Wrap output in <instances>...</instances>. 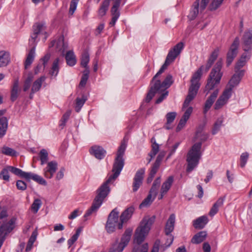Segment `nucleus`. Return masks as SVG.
<instances>
[{
  "instance_id": "19",
  "label": "nucleus",
  "mask_w": 252,
  "mask_h": 252,
  "mask_svg": "<svg viewBox=\"0 0 252 252\" xmlns=\"http://www.w3.org/2000/svg\"><path fill=\"white\" fill-rule=\"evenodd\" d=\"M210 0H201L200 2V11H203L206 8ZM220 4V0H213L209 6L211 10H215L217 9Z\"/></svg>"
},
{
  "instance_id": "20",
  "label": "nucleus",
  "mask_w": 252,
  "mask_h": 252,
  "mask_svg": "<svg viewBox=\"0 0 252 252\" xmlns=\"http://www.w3.org/2000/svg\"><path fill=\"white\" fill-rule=\"evenodd\" d=\"M90 151L92 155L99 159L103 158L106 153L102 147L96 145L92 147Z\"/></svg>"
},
{
  "instance_id": "49",
  "label": "nucleus",
  "mask_w": 252,
  "mask_h": 252,
  "mask_svg": "<svg viewBox=\"0 0 252 252\" xmlns=\"http://www.w3.org/2000/svg\"><path fill=\"white\" fill-rule=\"evenodd\" d=\"M9 171V170L8 168V166L3 169L0 173V178L3 179V180L8 181L9 180V176L8 174Z\"/></svg>"
},
{
  "instance_id": "54",
  "label": "nucleus",
  "mask_w": 252,
  "mask_h": 252,
  "mask_svg": "<svg viewBox=\"0 0 252 252\" xmlns=\"http://www.w3.org/2000/svg\"><path fill=\"white\" fill-rule=\"evenodd\" d=\"M246 61L243 60L241 59L237 62L235 66V71H240V69L243 67L246 64Z\"/></svg>"
},
{
  "instance_id": "45",
  "label": "nucleus",
  "mask_w": 252,
  "mask_h": 252,
  "mask_svg": "<svg viewBox=\"0 0 252 252\" xmlns=\"http://www.w3.org/2000/svg\"><path fill=\"white\" fill-rule=\"evenodd\" d=\"M90 61L89 54L87 52H85L82 54L81 59V65L84 67L88 66V63Z\"/></svg>"
},
{
  "instance_id": "59",
  "label": "nucleus",
  "mask_w": 252,
  "mask_h": 252,
  "mask_svg": "<svg viewBox=\"0 0 252 252\" xmlns=\"http://www.w3.org/2000/svg\"><path fill=\"white\" fill-rule=\"evenodd\" d=\"M51 55L50 54H46L43 58L40 59V61L42 62V65L44 66V67H45L47 63L49 62L50 59Z\"/></svg>"
},
{
  "instance_id": "29",
  "label": "nucleus",
  "mask_w": 252,
  "mask_h": 252,
  "mask_svg": "<svg viewBox=\"0 0 252 252\" xmlns=\"http://www.w3.org/2000/svg\"><path fill=\"white\" fill-rule=\"evenodd\" d=\"M177 113L175 112H169L166 115V123L164 127L166 129H170L172 128L171 124L172 123L176 117Z\"/></svg>"
},
{
  "instance_id": "44",
  "label": "nucleus",
  "mask_w": 252,
  "mask_h": 252,
  "mask_svg": "<svg viewBox=\"0 0 252 252\" xmlns=\"http://www.w3.org/2000/svg\"><path fill=\"white\" fill-rule=\"evenodd\" d=\"M220 205V202L219 199L213 205L212 207L211 208L209 213V215L210 217H213L215 215L217 214L218 212L219 207Z\"/></svg>"
},
{
  "instance_id": "63",
  "label": "nucleus",
  "mask_w": 252,
  "mask_h": 252,
  "mask_svg": "<svg viewBox=\"0 0 252 252\" xmlns=\"http://www.w3.org/2000/svg\"><path fill=\"white\" fill-rule=\"evenodd\" d=\"M160 241L157 240L154 243V246L153 247L152 250L151 252H158L159 251V247L160 246Z\"/></svg>"
},
{
  "instance_id": "18",
  "label": "nucleus",
  "mask_w": 252,
  "mask_h": 252,
  "mask_svg": "<svg viewBox=\"0 0 252 252\" xmlns=\"http://www.w3.org/2000/svg\"><path fill=\"white\" fill-rule=\"evenodd\" d=\"M174 181V177L172 176L168 177L167 180L164 182L160 189V194L158 196V199H162L163 196L167 193L170 189Z\"/></svg>"
},
{
  "instance_id": "3",
  "label": "nucleus",
  "mask_w": 252,
  "mask_h": 252,
  "mask_svg": "<svg viewBox=\"0 0 252 252\" xmlns=\"http://www.w3.org/2000/svg\"><path fill=\"white\" fill-rule=\"evenodd\" d=\"M174 80L171 74H168L161 82L160 78L154 81H151L150 88L148 93L145 101L149 102L156 93H160L169 88L173 83Z\"/></svg>"
},
{
  "instance_id": "23",
  "label": "nucleus",
  "mask_w": 252,
  "mask_h": 252,
  "mask_svg": "<svg viewBox=\"0 0 252 252\" xmlns=\"http://www.w3.org/2000/svg\"><path fill=\"white\" fill-rule=\"evenodd\" d=\"M219 90H216L213 93V94L209 97V98L206 101L203 109V113L204 115L206 114L207 112L211 107L212 104H213L216 98H217Z\"/></svg>"
},
{
  "instance_id": "60",
  "label": "nucleus",
  "mask_w": 252,
  "mask_h": 252,
  "mask_svg": "<svg viewBox=\"0 0 252 252\" xmlns=\"http://www.w3.org/2000/svg\"><path fill=\"white\" fill-rule=\"evenodd\" d=\"M35 174L32 172H26L24 171L22 178L26 179L28 181H30L32 179L33 180V176Z\"/></svg>"
},
{
  "instance_id": "15",
  "label": "nucleus",
  "mask_w": 252,
  "mask_h": 252,
  "mask_svg": "<svg viewBox=\"0 0 252 252\" xmlns=\"http://www.w3.org/2000/svg\"><path fill=\"white\" fill-rule=\"evenodd\" d=\"M134 211V208L130 206L126 209L120 216V223L119 229H121L123 227V224L126 222L132 217Z\"/></svg>"
},
{
  "instance_id": "58",
  "label": "nucleus",
  "mask_w": 252,
  "mask_h": 252,
  "mask_svg": "<svg viewBox=\"0 0 252 252\" xmlns=\"http://www.w3.org/2000/svg\"><path fill=\"white\" fill-rule=\"evenodd\" d=\"M187 121L188 120H187L183 118H182L181 119V120H180L179 123L176 127V131L177 132L180 131L185 126Z\"/></svg>"
},
{
  "instance_id": "33",
  "label": "nucleus",
  "mask_w": 252,
  "mask_h": 252,
  "mask_svg": "<svg viewBox=\"0 0 252 252\" xmlns=\"http://www.w3.org/2000/svg\"><path fill=\"white\" fill-rule=\"evenodd\" d=\"M8 125V120L5 117L0 118V138L3 137L6 133Z\"/></svg>"
},
{
  "instance_id": "31",
  "label": "nucleus",
  "mask_w": 252,
  "mask_h": 252,
  "mask_svg": "<svg viewBox=\"0 0 252 252\" xmlns=\"http://www.w3.org/2000/svg\"><path fill=\"white\" fill-rule=\"evenodd\" d=\"M233 90L226 86L221 94V106L225 104L231 97Z\"/></svg>"
},
{
  "instance_id": "1",
  "label": "nucleus",
  "mask_w": 252,
  "mask_h": 252,
  "mask_svg": "<svg viewBox=\"0 0 252 252\" xmlns=\"http://www.w3.org/2000/svg\"><path fill=\"white\" fill-rule=\"evenodd\" d=\"M127 145V141L124 139L121 142L117 153V157L113 164L112 172L111 175L96 190V196L94 201L101 206L104 198L108 195L110 189L108 186L112 181L115 180L120 175L124 165V156Z\"/></svg>"
},
{
  "instance_id": "12",
  "label": "nucleus",
  "mask_w": 252,
  "mask_h": 252,
  "mask_svg": "<svg viewBox=\"0 0 252 252\" xmlns=\"http://www.w3.org/2000/svg\"><path fill=\"white\" fill-rule=\"evenodd\" d=\"M239 44V40L236 38L231 45L230 50L227 54L226 65L229 66L232 63L238 52V47Z\"/></svg>"
},
{
  "instance_id": "37",
  "label": "nucleus",
  "mask_w": 252,
  "mask_h": 252,
  "mask_svg": "<svg viewBox=\"0 0 252 252\" xmlns=\"http://www.w3.org/2000/svg\"><path fill=\"white\" fill-rule=\"evenodd\" d=\"M219 50H215L211 54L210 57L208 62L206 65V70H208L209 68L211 67L214 62L217 59L218 55H219Z\"/></svg>"
},
{
  "instance_id": "52",
  "label": "nucleus",
  "mask_w": 252,
  "mask_h": 252,
  "mask_svg": "<svg viewBox=\"0 0 252 252\" xmlns=\"http://www.w3.org/2000/svg\"><path fill=\"white\" fill-rule=\"evenodd\" d=\"M165 154L164 153H160L159 154L154 164L153 165V167L158 169L160 162L162 160L163 158L164 157Z\"/></svg>"
},
{
  "instance_id": "34",
  "label": "nucleus",
  "mask_w": 252,
  "mask_h": 252,
  "mask_svg": "<svg viewBox=\"0 0 252 252\" xmlns=\"http://www.w3.org/2000/svg\"><path fill=\"white\" fill-rule=\"evenodd\" d=\"M45 77L41 76L36 79L33 83L32 87V93H36L38 92L41 88L42 83L45 81Z\"/></svg>"
},
{
  "instance_id": "24",
  "label": "nucleus",
  "mask_w": 252,
  "mask_h": 252,
  "mask_svg": "<svg viewBox=\"0 0 252 252\" xmlns=\"http://www.w3.org/2000/svg\"><path fill=\"white\" fill-rule=\"evenodd\" d=\"M175 222V215L172 214L170 215L165 224V233L166 235H169L174 230Z\"/></svg>"
},
{
  "instance_id": "21",
  "label": "nucleus",
  "mask_w": 252,
  "mask_h": 252,
  "mask_svg": "<svg viewBox=\"0 0 252 252\" xmlns=\"http://www.w3.org/2000/svg\"><path fill=\"white\" fill-rule=\"evenodd\" d=\"M21 91L19 81L18 80H16L14 81L11 90L10 99L12 101H15L17 99Z\"/></svg>"
},
{
  "instance_id": "8",
  "label": "nucleus",
  "mask_w": 252,
  "mask_h": 252,
  "mask_svg": "<svg viewBox=\"0 0 252 252\" xmlns=\"http://www.w3.org/2000/svg\"><path fill=\"white\" fill-rule=\"evenodd\" d=\"M160 184V178L158 177L154 181L148 196L140 204V208L148 206L152 203L158 193Z\"/></svg>"
},
{
  "instance_id": "10",
  "label": "nucleus",
  "mask_w": 252,
  "mask_h": 252,
  "mask_svg": "<svg viewBox=\"0 0 252 252\" xmlns=\"http://www.w3.org/2000/svg\"><path fill=\"white\" fill-rule=\"evenodd\" d=\"M184 44L182 42L177 43L169 50L165 61L170 64L180 54L181 51L184 48Z\"/></svg>"
},
{
  "instance_id": "50",
  "label": "nucleus",
  "mask_w": 252,
  "mask_h": 252,
  "mask_svg": "<svg viewBox=\"0 0 252 252\" xmlns=\"http://www.w3.org/2000/svg\"><path fill=\"white\" fill-rule=\"evenodd\" d=\"M8 168L9 170V171L14 174L22 177L24 171L21 169L11 166H8Z\"/></svg>"
},
{
  "instance_id": "36",
  "label": "nucleus",
  "mask_w": 252,
  "mask_h": 252,
  "mask_svg": "<svg viewBox=\"0 0 252 252\" xmlns=\"http://www.w3.org/2000/svg\"><path fill=\"white\" fill-rule=\"evenodd\" d=\"M59 58L56 59L53 62L51 69L49 72L52 76L56 77L58 75L59 71Z\"/></svg>"
},
{
  "instance_id": "41",
  "label": "nucleus",
  "mask_w": 252,
  "mask_h": 252,
  "mask_svg": "<svg viewBox=\"0 0 252 252\" xmlns=\"http://www.w3.org/2000/svg\"><path fill=\"white\" fill-rule=\"evenodd\" d=\"M170 65L168 63L165 61L163 64L160 67L157 73V74L153 77L151 81H154L160 78V75L164 72V70L166 69L167 66Z\"/></svg>"
},
{
  "instance_id": "61",
  "label": "nucleus",
  "mask_w": 252,
  "mask_h": 252,
  "mask_svg": "<svg viewBox=\"0 0 252 252\" xmlns=\"http://www.w3.org/2000/svg\"><path fill=\"white\" fill-rule=\"evenodd\" d=\"M192 112V107H189L185 111L182 118L187 120H188Z\"/></svg>"
},
{
  "instance_id": "62",
  "label": "nucleus",
  "mask_w": 252,
  "mask_h": 252,
  "mask_svg": "<svg viewBox=\"0 0 252 252\" xmlns=\"http://www.w3.org/2000/svg\"><path fill=\"white\" fill-rule=\"evenodd\" d=\"M81 213H80V211L78 209H76L74 210L70 215L68 216V219L70 220H73L75 219L77 216H78Z\"/></svg>"
},
{
  "instance_id": "7",
  "label": "nucleus",
  "mask_w": 252,
  "mask_h": 252,
  "mask_svg": "<svg viewBox=\"0 0 252 252\" xmlns=\"http://www.w3.org/2000/svg\"><path fill=\"white\" fill-rule=\"evenodd\" d=\"M220 80V67L217 63V66L214 68L211 71L207 84L205 87L206 90L208 91L213 89L219 84Z\"/></svg>"
},
{
  "instance_id": "46",
  "label": "nucleus",
  "mask_w": 252,
  "mask_h": 252,
  "mask_svg": "<svg viewBox=\"0 0 252 252\" xmlns=\"http://www.w3.org/2000/svg\"><path fill=\"white\" fill-rule=\"evenodd\" d=\"M100 205L94 201L91 207L87 211L85 214L84 215V218H86L90 216L93 212L96 211L100 207Z\"/></svg>"
},
{
  "instance_id": "6",
  "label": "nucleus",
  "mask_w": 252,
  "mask_h": 252,
  "mask_svg": "<svg viewBox=\"0 0 252 252\" xmlns=\"http://www.w3.org/2000/svg\"><path fill=\"white\" fill-rule=\"evenodd\" d=\"M119 212L117 208L114 209L109 214L105 225V229L108 233L114 232L118 227L119 229Z\"/></svg>"
},
{
  "instance_id": "51",
  "label": "nucleus",
  "mask_w": 252,
  "mask_h": 252,
  "mask_svg": "<svg viewBox=\"0 0 252 252\" xmlns=\"http://www.w3.org/2000/svg\"><path fill=\"white\" fill-rule=\"evenodd\" d=\"M79 0H71L69 9V14L72 15L76 9Z\"/></svg>"
},
{
  "instance_id": "16",
  "label": "nucleus",
  "mask_w": 252,
  "mask_h": 252,
  "mask_svg": "<svg viewBox=\"0 0 252 252\" xmlns=\"http://www.w3.org/2000/svg\"><path fill=\"white\" fill-rule=\"evenodd\" d=\"M58 167V163L55 161H51L47 163V166L44 169V176L49 179L53 177L56 172Z\"/></svg>"
},
{
  "instance_id": "47",
  "label": "nucleus",
  "mask_w": 252,
  "mask_h": 252,
  "mask_svg": "<svg viewBox=\"0 0 252 252\" xmlns=\"http://www.w3.org/2000/svg\"><path fill=\"white\" fill-rule=\"evenodd\" d=\"M86 100V98H85L84 96L82 98L77 97L76 99V106H75V110L76 112H78L80 110L81 107L83 106Z\"/></svg>"
},
{
  "instance_id": "4",
  "label": "nucleus",
  "mask_w": 252,
  "mask_h": 252,
  "mask_svg": "<svg viewBox=\"0 0 252 252\" xmlns=\"http://www.w3.org/2000/svg\"><path fill=\"white\" fill-rule=\"evenodd\" d=\"M203 66H201L192 75L190 80L191 85L189 90L188 94L184 102L183 108L187 107L189 103L197 94L200 84L199 81L202 75Z\"/></svg>"
},
{
  "instance_id": "56",
  "label": "nucleus",
  "mask_w": 252,
  "mask_h": 252,
  "mask_svg": "<svg viewBox=\"0 0 252 252\" xmlns=\"http://www.w3.org/2000/svg\"><path fill=\"white\" fill-rule=\"evenodd\" d=\"M157 171L158 169L152 167L150 173L149 174V177L147 180L148 183H150L152 181L153 178L154 177L155 174L157 172Z\"/></svg>"
},
{
  "instance_id": "48",
  "label": "nucleus",
  "mask_w": 252,
  "mask_h": 252,
  "mask_svg": "<svg viewBox=\"0 0 252 252\" xmlns=\"http://www.w3.org/2000/svg\"><path fill=\"white\" fill-rule=\"evenodd\" d=\"M159 151V146L158 145L155 141L154 143L152 144V150L149 154V157H152V158H154L155 156L157 154V153Z\"/></svg>"
},
{
  "instance_id": "35",
  "label": "nucleus",
  "mask_w": 252,
  "mask_h": 252,
  "mask_svg": "<svg viewBox=\"0 0 252 252\" xmlns=\"http://www.w3.org/2000/svg\"><path fill=\"white\" fill-rule=\"evenodd\" d=\"M110 4V0H104L101 3L98 11V15L100 17L104 16L108 9Z\"/></svg>"
},
{
  "instance_id": "55",
  "label": "nucleus",
  "mask_w": 252,
  "mask_h": 252,
  "mask_svg": "<svg viewBox=\"0 0 252 252\" xmlns=\"http://www.w3.org/2000/svg\"><path fill=\"white\" fill-rule=\"evenodd\" d=\"M160 94H161V95L156 101V104L160 103L167 96L168 94V91H165L164 92H162V93H160Z\"/></svg>"
},
{
  "instance_id": "22",
  "label": "nucleus",
  "mask_w": 252,
  "mask_h": 252,
  "mask_svg": "<svg viewBox=\"0 0 252 252\" xmlns=\"http://www.w3.org/2000/svg\"><path fill=\"white\" fill-rule=\"evenodd\" d=\"M200 0H195L192 4L190 13L188 15V17L190 20H194L197 17L199 12H201L203 11H200Z\"/></svg>"
},
{
  "instance_id": "28",
  "label": "nucleus",
  "mask_w": 252,
  "mask_h": 252,
  "mask_svg": "<svg viewBox=\"0 0 252 252\" xmlns=\"http://www.w3.org/2000/svg\"><path fill=\"white\" fill-rule=\"evenodd\" d=\"M208 219L207 216H203L195 220L193 222V226L195 228L202 229L208 223Z\"/></svg>"
},
{
  "instance_id": "30",
  "label": "nucleus",
  "mask_w": 252,
  "mask_h": 252,
  "mask_svg": "<svg viewBox=\"0 0 252 252\" xmlns=\"http://www.w3.org/2000/svg\"><path fill=\"white\" fill-rule=\"evenodd\" d=\"M66 63L67 65L72 66L76 63V57L72 50L66 52L65 56Z\"/></svg>"
},
{
  "instance_id": "2",
  "label": "nucleus",
  "mask_w": 252,
  "mask_h": 252,
  "mask_svg": "<svg viewBox=\"0 0 252 252\" xmlns=\"http://www.w3.org/2000/svg\"><path fill=\"white\" fill-rule=\"evenodd\" d=\"M155 216H145L141 221L139 225L136 229L134 235V243L138 245L135 246L132 252H148V245L145 243L141 246V244L148 235L152 225L155 221Z\"/></svg>"
},
{
  "instance_id": "53",
  "label": "nucleus",
  "mask_w": 252,
  "mask_h": 252,
  "mask_svg": "<svg viewBox=\"0 0 252 252\" xmlns=\"http://www.w3.org/2000/svg\"><path fill=\"white\" fill-rule=\"evenodd\" d=\"M33 177V181L36 182L37 183H39V184L42 185H46L47 183L46 181L40 176L35 174Z\"/></svg>"
},
{
  "instance_id": "5",
  "label": "nucleus",
  "mask_w": 252,
  "mask_h": 252,
  "mask_svg": "<svg viewBox=\"0 0 252 252\" xmlns=\"http://www.w3.org/2000/svg\"><path fill=\"white\" fill-rule=\"evenodd\" d=\"M201 143L194 144L191 149L189 151L187 156L188 166L187 171L190 172L197 166L201 156Z\"/></svg>"
},
{
  "instance_id": "11",
  "label": "nucleus",
  "mask_w": 252,
  "mask_h": 252,
  "mask_svg": "<svg viewBox=\"0 0 252 252\" xmlns=\"http://www.w3.org/2000/svg\"><path fill=\"white\" fill-rule=\"evenodd\" d=\"M33 33L31 34L30 43L35 45V42L38 34L45 32L46 26L44 23H36L32 27Z\"/></svg>"
},
{
  "instance_id": "39",
  "label": "nucleus",
  "mask_w": 252,
  "mask_h": 252,
  "mask_svg": "<svg viewBox=\"0 0 252 252\" xmlns=\"http://www.w3.org/2000/svg\"><path fill=\"white\" fill-rule=\"evenodd\" d=\"M36 236H37V232L35 231H34L32 233V234L28 241V244H27V247L26 248V252H29L31 250V249L32 247L33 244L36 240Z\"/></svg>"
},
{
  "instance_id": "9",
  "label": "nucleus",
  "mask_w": 252,
  "mask_h": 252,
  "mask_svg": "<svg viewBox=\"0 0 252 252\" xmlns=\"http://www.w3.org/2000/svg\"><path fill=\"white\" fill-rule=\"evenodd\" d=\"M132 233V228H128L126 229L122 235L120 243L118 245L114 244L109 252H122L130 241Z\"/></svg>"
},
{
  "instance_id": "14",
  "label": "nucleus",
  "mask_w": 252,
  "mask_h": 252,
  "mask_svg": "<svg viewBox=\"0 0 252 252\" xmlns=\"http://www.w3.org/2000/svg\"><path fill=\"white\" fill-rule=\"evenodd\" d=\"M244 72L245 70L243 69L240 71H235V74L232 76L226 86L233 90L235 87L239 85L242 78L244 75Z\"/></svg>"
},
{
  "instance_id": "27",
  "label": "nucleus",
  "mask_w": 252,
  "mask_h": 252,
  "mask_svg": "<svg viewBox=\"0 0 252 252\" xmlns=\"http://www.w3.org/2000/svg\"><path fill=\"white\" fill-rule=\"evenodd\" d=\"M10 61L8 52L5 51H0V67L7 66Z\"/></svg>"
},
{
  "instance_id": "43",
  "label": "nucleus",
  "mask_w": 252,
  "mask_h": 252,
  "mask_svg": "<svg viewBox=\"0 0 252 252\" xmlns=\"http://www.w3.org/2000/svg\"><path fill=\"white\" fill-rule=\"evenodd\" d=\"M249 157V154L248 152H244L241 154L240 158V165L243 168L246 165Z\"/></svg>"
},
{
  "instance_id": "57",
  "label": "nucleus",
  "mask_w": 252,
  "mask_h": 252,
  "mask_svg": "<svg viewBox=\"0 0 252 252\" xmlns=\"http://www.w3.org/2000/svg\"><path fill=\"white\" fill-rule=\"evenodd\" d=\"M16 186L18 189L24 190L27 188V184L26 183L21 180H18L16 183Z\"/></svg>"
},
{
  "instance_id": "64",
  "label": "nucleus",
  "mask_w": 252,
  "mask_h": 252,
  "mask_svg": "<svg viewBox=\"0 0 252 252\" xmlns=\"http://www.w3.org/2000/svg\"><path fill=\"white\" fill-rule=\"evenodd\" d=\"M77 235H73L70 239L67 241L68 247H70L73 243L77 240Z\"/></svg>"
},
{
  "instance_id": "17",
  "label": "nucleus",
  "mask_w": 252,
  "mask_h": 252,
  "mask_svg": "<svg viewBox=\"0 0 252 252\" xmlns=\"http://www.w3.org/2000/svg\"><path fill=\"white\" fill-rule=\"evenodd\" d=\"M244 47V50L248 51L252 48V29L245 31L242 38Z\"/></svg>"
},
{
  "instance_id": "32",
  "label": "nucleus",
  "mask_w": 252,
  "mask_h": 252,
  "mask_svg": "<svg viewBox=\"0 0 252 252\" xmlns=\"http://www.w3.org/2000/svg\"><path fill=\"white\" fill-rule=\"evenodd\" d=\"M111 13L112 17L111 22L109 23V25L111 26H114L120 15L119 8L112 7L111 9Z\"/></svg>"
},
{
  "instance_id": "42",
  "label": "nucleus",
  "mask_w": 252,
  "mask_h": 252,
  "mask_svg": "<svg viewBox=\"0 0 252 252\" xmlns=\"http://www.w3.org/2000/svg\"><path fill=\"white\" fill-rule=\"evenodd\" d=\"M42 205L41 201L39 199H34L33 202L31 206V210L34 213H37L39 208Z\"/></svg>"
},
{
  "instance_id": "38",
  "label": "nucleus",
  "mask_w": 252,
  "mask_h": 252,
  "mask_svg": "<svg viewBox=\"0 0 252 252\" xmlns=\"http://www.w3.org/2000/svg\"><path fill=\"white\" fill-rule=\"evenodd\" d=\"M1 153L5 155L11 157H16L18 155L15 150L7 146H3L2 148Z\"/></svg>"
},
{
  "instance_id": "26",
  "label": "nucleus",
  "mask_w": 252,
  "mask_h": 252,
  "mask_svg": "<svg viewBox=\"0 0 252 252\" xmlns=\"http://www.w3.org/2000/svg\"><path fill=\"white\" fill-rule=\"evenodd\" d=\"M207 232L205 231H200L196 233L191 239L192 244H198L204 241L207 237Z\"/></svg>"
},
{
  "instance_id": "13",
  "label": "nucleus",
  "mask_w": 252,
  "mask_h": 252,
  "mask_svg": "<svg viewBox=\"0 0 252 252\" xmlns=\"http://www.w3.org/2000/svg\"><path fill=\"white\" fill-rule=\"evenodd\" d=\"M145 174V169L141 168L138 170L133 178L132 184V190L133 192L136 191L142 185Z\"/></svg>"
},
{
  "instance_id": "25",
  "label": "nucleus",
  "mask_w": 252,
  "mask_h": 252,
  "mask_svg": "<svg viewBox=\"0 0 252 252\" xmlns=\"http://www.w3.org/2000/svg\"><path fill=\"white\" fill-rule=\"evenodd\" d=\"M32 45L33 46V47L29 51V52L27 55L25 62V69H27L30 66V65L33 62L34 57H35V45Z\"/></svg>"
},
{
  "instance_id": "40",
  "label": "nucleus",
  "mask_w": 252,
  "mask_h": 252,
  "mask_svg": "<svg viewBox=\"0 0 252 252\" xmlns=\"http://www.w3.org/2000/svg\"><path fill=\"white\" fill-rule=\"evenodd\" d=\"M41 164L43 165L47 163L48 160V153L46 150L43 149L41 150L39 154Z\"/></svg>"
}]
</instances>
